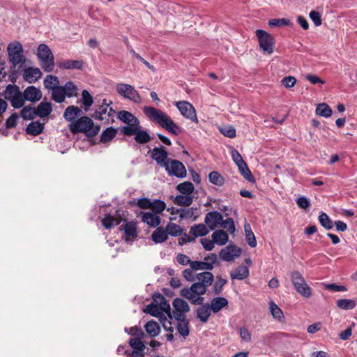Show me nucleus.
<instances>
[{"label": "nucleus", "mask_w": 357, "mask_h": 357, "mask_svg": "<svg viewBox=\"0 0 357 357\" xmlns=\"http://www.w3.org/2000/svg\"><path fill=\"white\" fill-rule=\"evenodd\" d=\"M213 275L208 271L199 273L197 275V282L192 284L190 287H185L181 290V295L195 305H202L204 298L206 293L207 287L213 281Z\"/></svg>", "instance_id": "f257e3e1"}, {"label": "nucleus", "mask_w": 357, "mask_h": 357, "mask_svg": "<svg viewBox=\"0 0 357 357\" xmlns=\"http://www.w3.org/2000/svg\"><path fill=\"white\" fill-rule=\"evenodd\" d=\"M143 312L159 318L164 329L173 332L172 322L169 320L173 318L170 305L162 295L160 294H153V301L143 310Z\"/></svg>", "instance_id": "f03ea898"}, {"label": "nucleus", "mask_w": 357, "mask_h": 357, "mask_svg": "<svg viewBox=\"0 0 357 357\" xmlns=\"http://www.w3.org/2000/svg\"><path fill=\"white\" fill-rule=\"evenodd\" d=\"M143 110L151 121L168 132L174 135H177L179 133L180 127L165 112L149 106H145Z\"/></svg>", "instance_id": "7ed1b4c3"}, {"label": "nucleus", "mask_w": 357, "mask_h": 357, "mask_svg": "<svg viewBox=\"0 0 357 357\" xmlns=\"http://www.w3.org/2000/svg\"><path fill=\"white\" fill-rule=\"evenodd\" d=\"M70 130L73 133L84 132L88 136L93 137L99 132L100 127L94 126L89 117L82 116L70 123Z\"/></svg>", "instance_id": "20e7f679"}, {"label": "nucleus", "mask_w": 357, "mask_h": 357, "mask_svg": "<svg viewBox=\"0 0 357 357\" xmlns=\"http://www.w3.org/2000/svg\"><path fill=\"white\" fill-rule=\"evenodd\" d=\"M37 56L44 71L50 73L54 68V57L50 48L45 44L38 47Z\"/></svg>", "instance_id": "39448f33"}, {"label": "nucleus", "mask_w": 357, "mask_h": 357, "mask_svg": "<svg viewBox=\"0 0 357 357\" xmlns=\"http://www.w3.org/2000/svg\"><path fill=\"white\" fill-rule=\"evenodd\" d=\"M291 280L294 289L299 294L305 298L312 296V289L301 273L297 271L291 272Z\"/></svg>", "instance_id": "423d86ee"}, {"label": "nucleus", "mask_w": 357, "mask_h": 357, "mask_svg": "<svg viewBox=\"0 0 357 357\" xmlns=\"http://www.w3.org/2000/svg\"><path fill=\"white\" fill-rule=\"evenodd\" d=\"M5 98L10 100L14 108L22 107L25 101L24 93L20 91L16 85H8L5 91Z\"/></svg>", "instance_id": "0eeeda50"}, {"label": "nucleus", "mask_w": 357, "mask_h": 357, "mask_svg": "<svg viewBox=\"0 0 357 357\" xmlns=\"http://www.w3.org/2000/svg\"><path fill=\"white\" fill-rule=\"evenodd\" d=\"M10 61L15 66L24 62L25 59L23 54V47L19 41L10 43L7 47Z\"/></svg>", "instance_id": "6e6552de"}, {"label": "nucleus", "mask_w": 357, "mask_h": 357, "mask_svg": "<svg viewBox=\"0 0 357 357\" xmlns=\"http://www.w3.org/2000/svg\"><path fill=\"white\" fill-rule=\"evenodd\" d=\"M255 33L262 52L268 54H272L274 50L273 37L268 32L261 29H257Z\"/></svg>", "instance_id": "1a4fd4ad"}, {"label": "nucleus", "mask_w": 357, "mask_h": 357, "mask_svg": "<svg viewBox=\"0 0 357 357\" xmlns=\"http://www.w3.org/2000/svg\"><path fill=\"white\" fill-rule=\"evenodd\" d=\"M116 89L117 93L124 98L128 99L135 103L139 104L142 102V98L139 93L132 85L119 83Z\"/></svg>", "instance_id": "9d476101"}, {"label": "nucleus", "mask_w": 357, "mask_h": 357, "mask_svg": "<svg viewBox=\"0 0 357 357\" xmlns=\"http://www.w3.org/2000/svg\"><path fill=\"white\" fill-rule=\"evenodd\" d=\"M110 103L107 102V100L104 99L102 104L100 107L95 112L93 117L96 119L103 121L105 123H109L114 121V116L115 111L110 107Z\"/></svg>", "instance_id": "9b49d317"}, {"label": "nucleus", "mask_w": 357, "mask_h": 357, "mask_svg": "<svg viewBox=\"0 0 357 357\" xmlns=\"http://www.w3.org/2000/svg\"><path fill=\"white\" fill-rule=\"evenodd\" d=\"M172 305V317L176 320L185 319L186 313L190 310L188 303L182 298H176L173 301Z\"/></svg>", "instance_id": "f8f14e48"}, {"label": "nucleus", "mask_w": 357, "mask_h": 357, "mask_svg": "<svg viewBox=\"0 0 357 357\" xmlns=\"http://www.w3.org/2000/svg\"><path fill=\"white\" fill-rule=\"evenodd\" d=\"M175 105L183 117L191 120L194 123H198L199 121L196 110L191 103L188 101H178L175 103Z\"/></svg>", "instance_id": "ddd939ff"}, {"label": "nucleus", "mask_w": 357, "mask_h": 357, "mask_svg": "<svg viewBox=\"0 0 357 357\" xmlns=\"http://www.w3.org/2000/svg\"><path fill=\"white\" fill-rule=\"evenodd\" d=\"M217 261V256L214 253H211L204 257V261H192L190 263V267L197 271H211L213 268L214 264Z\"/></svg>", "instance_id": "4468645a"}, {"label": "nucleus", "mask_w": 357, "mask_h": 357, "mask_svg": "<svg viewBox=\"0 0 357 357\" xmlns=\"http://www.w3.org/2000/svg\"><path fill=\"white\" fill-rule=\"evenodd\" d=\"M101 221L104 227L110 229L115 225H119L121 222L126 221V212L119 210L114 215L107 214Z\"/></svg>", "instance_id": "2eb2a0df"}, {"label": "nucleus", "mask_w": 357, "mask_h": 357, "mask_svg": "<svg viewBox=\"0 0 357 357\" xmlns=\"http://www.w3.org/2000/svg\"><path fill=\"white\" fill-rule=\"evenodd\" d=\"M165 170L169 175H173L176 177L183 178L186 175V170L182 162L178 160H169L165 165Z\"/></svg>", "instance_id": "dca6fc26"}, {"label": "nucleus", "mask_w": 357, "mask_h": 357, "mask_svg": "<svg viewBox=\"0 0 357 357\" xmlns=\"http://www.w3.org/2000/svg\"><path fill=\"white\" fill-rule=\"evenodd\" d=\"M241 250L234 245H229L220 252V257L223 261H231L240 256Z\"/></svg>", "instance_id": "f3484780"}, {"label": "nucleus", "mask_w": 357, "mask_h": 357, "mask_svg": "<svg viewBox=\"0 0 357 357\" xmlns=\"http://www.w3.org/2000/svg\"><path fill=\"white\" fill-rule=\"evenodd\" d=\"M222 215L218 211H211L208 213L205 216V223L208 225L211 230H213L220 227L222 222Z\"/></svg>", "instance_id": "a211bd4d"}, {"label": "nucleus", "mask_w": 357, "mask_h": 357, "mask_svg": "<svg viewBox=\"0 0 357 357\" xmlns=\"http://www.w3.org/2000/svg\"><path fill=\"white\" fill-rule=\"evenodd\" d=\"M168 153L163 146L155 147L153 149L151 153L152 158L162 167L167 163L169 160L167 158Z\"/></svg>", "instance_id": "6ab92c4d"}, {"label": "nucleus", "mask_w": 357, "mask_h": 357, "mask_svg": "<svg viewBox=\"0 0 357 357\" xmlns=\"http://www.w3.org/2000/svg\"><path fill=\"white\" fill-rule=\"evenodd\" d=\"M41 76L42 73L38 68L29 67L23 72L24 79L30 84L36 82Z\"/></svg>", "instance_id": "aec40b11"}, {"label": "nucleus", "mask_w": 357, "mask_h": 357, "mask_svg": "<svg viewBox=\"0 0 357 357\" xmlns=\"http://www.w3.org/2000/svg\"><path fill=\"white\" fill-rule=\"evenodd\" d=\"M26 100L36 102L42 98L40 90L34 86H28L23 92Z\"/></svg>", "instance_id": "412c9836"}, {"label": "nucleus", "mask_w": 357, "mask_h": 357, "mask_svg": "<svg viewBox=\"0 0 357 357\" xmlns=\"http://www.w3.org/2000/svg\"><path fill=\"white\" fill-rule=\"evenodd\" d=\"M124 238L126 241H132L137 236L136 223L131 222H126L123 225Z\"/></svg>", "instance_id": "4be33fe9"}, {"label": "nucleus", "mask_w": 357, "mask_h": 357, "mask_svg": "<svg viewBox=\"0 0 357 357\" xmlns=\"http://www.w3.org/2000/svg\"><path fill=\"white\" fill-rule=\"evenodd\" d=\"M142 220L152 227H158L160 223V218L159 216L153 212L143 213L142 215Z\"/></svg>", "instance_id": "5701e85b"}, {"label": "nucleus", "mask_w": 357, "mask_h": 357, "mask_svg": "<svg viewBox=\"0 0 357 357\" xmlns=\"http://www.w3.org/2000/svg\"><path fill=\"white\" fill-rule=\"evenodd\" d=\"M151 239L155 244L162 243L168 239V236L165 229L159 227L153 231Z\"/></svg>", "instance_id": "b1692460"}, {"label": "nucleus", "mask_w": 357, "mask_h": 357, "mask_svg": "<svg viewBox=\"0 0 357 357\" xmlns=\"http://www.w3.org/2000/svg\"><path fill=\"white\" fill-rule=\"evenodd\" d=\"M57 66L61 69H81L83 62L79 60H64L58 62Z\"/></svg>", "instance_id": "393cba45"}, {"label": "nucleus", "mask_w": 357, "mask_h": 357, "mask_svg": "<svg viewBox=\"0 0 357 357\" xmlns=\"http://www.w3.org/2000/svg\"><path fill=\"white\" fill-rule=\"evenodd\" d=\"M227 305L228 301L225 298L216 297L212 299L209 307L213 312L216 313Z\"/></svg>", "instance_id": "a878e982"}, {"label": "nucleus", "mask_w": 357, "mask_h": 357, "mask_svg": "<svg viewBox=\"0 0 357 357\" xmlns=\"http://www.w3.org/2000/svg\"><path fill=\"white\" fill-rule=\"evenodd\" d=\"M52 111V104L47 102H40L36 109V115L40 118H44L50 114Z\"/></svg>", "instance_id": "bb28decb"}, {"label": "nucleus", "mask_w": 357, "mask_h": 357, "mask_svg": "<svg viewBox=\"0 0 357 357\" xmlns=\"http://www.w3.org/2000/svg\"><path fill=\"white\" fill-rule=\"evenodd\" d=\"M82 113V110L74 105L68 106L63 114V117L68 121H73L75 119L77 116H79Z\"/></svg>", "instance_id": "cd10ccee"}, {"label": "nucleus", "mask_w": 357, "mask_h": 357, "mask_svg": "<svg viewBox=\"0 0 357 357\" xmlns=\"http://www.w3.org/2000/svg\"><path fill=\"white\" fill-rule=\"evenodd\" d=\"M144 328H145L146 332L151 337L158 336L160 333V328L158 324L156 321H153V320L148 321L145 324Z\"/></svg>", "instance_id": "c85d7f7f"}, {"label": "nucleus", "mask_w": 357, "mask_h": 357, "mask_svg": "<svg viewBox=\"0 0 357 357\" xmlns=\"http://www.w3.org/2000/svg\"><path fill=\"white\" fill-rule=\"evenodd\" d=\"M249 275V270L245 266H238L234 271L231 272L230 276L233 280H243Z\"/></svg>", "instance_id": "c756f323"}, {"label": "nucleus", "mask_w": 357, "mask_h": 357, "mask_svg": "<svg viewBox=\"0 0 357 357\" xmlns=\"http://www.w3.org/2000/svg\"><path fill=\"white\" fill-rule=\"evenodd\" d=\"M193 199L192 195L181 194L174 197V202L179 206H188L192 203Z\"/></svg>", "instance_id": "7c9ffc66"}, {"label": "nucleus", "mask_w": 357, "mask_h": 357, "mask_svg": "<svg viewBox=\"0 0 357 357\" xmlns=\"http://www.w3.org/2000/svg\"><path fill=\"white\" fill-rule=\"evenodd\" d=\"M211 236L213 242L219 245H225L228 241V234L223 230L214 231Z\"/></svg>", "instance_id": "2f4dec72"}, {"label": "nucleus", "mask_w": 357, "mask_h": 357, "mask_svg": "<svg viewBox=\"0 0 357 357\" xmlns=\"http://www.w3.org/2000/svg\"><path fill=\"white\" fill-rule=\"evenodd\" d=\"M211 311L208 305H202L197 310V317L202 322L206 323L211 315Z\"/></svg>", "instance_id": "473e14b6"}, {"label": "nucleus", "mask_w": 357, "mask_h": 357, "mask_svg": "<svg viewBox=\"0 0 357 357\" xmlns=\"http://www.w3.org/2000/svg\"><path fill=\"white\" fill-rule=\"evenodd\" d=\"M167 236L170 235L172 236H178L183 232V229L181 226L177 224L169 222L168 223L165 228Z\"/></svg>", "instance_id": "72a5a7b5"}, {"label": "nucleus", "mask_w": 357, "mask_h": 357, "mask_svg": "<svg viewBox=\"0 0 357 357\" xmlns=\"http://www.w3.org/2000/svg\"><path fill=\"white\" fill-rule=\"evenodd\" d=\"M269 310L273 318L279 321L284 320V316L282 310L273 301L269 302Z\"/></svg>", "instance_id": "f704fd0d"}, {"label": "nucleus", "mask_w": 357, "mask_h": 357, "mask_svg": "<svg viewBox=\"0 0 357 357\" xmlns=\"http://www.w3.org/2000/svg\"><path fill=\"white\" fill-rule=\"evenodd\" d=\"M209 232V229L204 224H199L191 227L190 233L195 237L203 236Z\"/></svg>", "instance_id": "c9c22d12"}, {"label": "nucleus", "mask_w": 357, "mask_h": 357, "mask_svg": "<svg viewBox=\"0 0 357 357\" xmlns=\"http://www.w3.org/2000/svg\"><path fill=\"white\" fill-rule=\"evenodd\" d=\"M118 118L128 125L135 123H139V120L130 112L127 111H121L118 113Z\"/></svg>", "instance_id": "e433bc0d"}, {"label": "nucleus", "mask_w": 357, "mask_h": 357, "mask_svg": "<svg viewBox=\"0 0 357 357\" xmlns=\"http://www.w3.org/2000/svg\"><path fill=\"white\" fill-rule=\"evenodd\" d=\"M316 114L320 116L328 118L332 115V109L326 103H320L317 105L316 108Z\"/></svg>", "instance_id": "4c0bfd02"}, {"label": "nucleus", "mask_w": 357, "mask_h": 357, "mask_svg": "<svg viewBox=\"0 0 357 357\" xmlns=\"http://www.w3.org/2000/svg\"><path fill=\"white\" fill-rule=\"evenodd\" d=\"M43 83L47 89L52 91L59 86V81L57 77L48 75L45 77Z\"/></svg>", "instance_id": "58836bf2"}, {"label": "nucleus", "mask_w": 357, "mask_h": 357, "mask_svg": "<svg viewBox=\"0 0 357 357\" xmlns=\"http://www.w3.org/2000/svg\"><path fill=\"white\" fill-rule=\"evenodd\" d=\"M52 98L56 102H63L66 98L63 86H59L52 90Z\"/></svg>", "instance_id": "ea45409f"}, {"label": "nucleus", "mask_w": 357, "mask_h": 357, "mask_svg": "<svg viewBox=\"0 0 357 357\" xmlns=\"http://www.w3.org/2000/svg\"><path fill=\"white\" fill-rule=\"evenodd\" d=\"M356 305V303L353 299H339L337 301V306L344 310H351Z\"/></svg>", "instance_id": "a19ab883"}, {"label": "nucleus", "mask_w": 357, "mask_h": 357, "mask_svg": "<svg viewBox=\"0 0 357 357\" xmlns=\"http://www.w3.org/2000/svg\"><path fill=\"white\" fill-rule=\"evenodd\" d=\"M66 97H74L77 95V87L72 82H68L63 86Z\"/></svg>", "instance_id": "79ce46f5"}, {"label": "nucleus", "mask_w": 357, "mask_h": 357, "mask_svg": "<svg viewBox=\"0 0 357 357\" xmlns=\"http://www.w3.org/2000/svg\"><path fill=\"white\" fill-rule=\"evenodd\" d=\"M43 130V124L39 123V122H31L29 124V126L26 128V132L29 134L33 135H37L42 132Z\"/></svg>", "instance_id": "37998d69"}, {"label": "nucleus", "mask_w": 357, "mask_h": 357, "mask_svg": "<svg viewBox=\"0 0 357 357\" xmlns=\"http://www.w3.org/2000/svg\"><path fill=\"white\" fill-rule=\"evenodd\" d=\"M177 190L181 194L192 195L194 192L195 187L191 182H183L177 185Z\"/></svg>", "instance_id": "c03bdc74"}, {"label": "nucleus", "mask_w": 357, "mask_h": 357, "mask_svg": "<svg viewBox=\"0 0 357 357\" xmlns=\"http://www.w3.org/2000/svg\"><path fill=\"white\" fill-rule=\"evenodd\" d=\"M142 338H131L129 341V344L130 347L135 350L136 352L135 356L137 354L138 351H143L145 349V345L142 341Z\"/></svg>", "instance_id": "a18cd8bd"}, {"label": "nucleus", "mask_w": 357, "mask_h": 357, "mask_svg": "<svg viewBox=\"0 0 357 357\" xmlns=\"http://www.w3.org/2000/svg\"><path fill=\"white\" fill-rule=\"evenodd\" d=\"M319 221L322 227L326 229H331L333 227L334 224L328 215L326 213H321L319 215Z\"/></svg>", "instance_id": "49530a36"}, {"label": "nucleus", "mask_w": 357, "mask_h": 357, "mask_svg": "<svg viewBox=\"0 0 357 357\" xmlns=\"http://www.w3.org/2000/svg\"><path fill=\"white\" fill-rule=\"evenodd\" d=\"M208 178L211 183L218 186H222L225 183V178L218 172H211Z\"/></svg>", "instance_id": "de8ad7c7"}, {"label": "nucleus", "mask_w": 357, "mask_h": 357, "mask_svg": "<svg viewBox=\"0 0 357 357\" xmlns=\"http://www.w3.org/2000/svg\"><path fill=\"white\" fill-rule=\"evenodd\" d=\"M139 128H140L139 122H134L133 123L129 124L127 126L123 127L122 132L126 135H135Z\"/></svg>", "instance_id": "09e8293b"}, {"label": "nucleus", "mask_w": 357, "mask_h": 357, "mask_svg": "<svg viewBox=\"0 0 357 357\" xmlns=\"http://www.w3.org/2000/svg\"><path fill=\"white\" fill-rule=\"evenodd\" d=\"M135 139L137 143L144 144L150 140V136L146 130H142L140 128L138 129Z\"/></svg>", "instance_id": "8fccbe9b"}, {"label": "nucleus", "mask_w": 357, "mask_h": 357, "mask_svg": "<svg viewBox=\"0 0 357 357\" xmlns=\"http://www.w3.org/2000/svg\"><path fill=\"white\" fill-rule=\"evenodd\" d=\"M36 115V109L32 107H25L21 111V116L24 120L33 119Z\"/></svg>", "instance_id": "3c124183"}, {"label": "nucleus", "mask_w": 357, "mask_h": 357, "mask_svg": "<svg viewBox=\"0 0 357 357\" xmlns=\"http://www.w3.org/2000/svg\"><path fill=\"white\" fill-rule=\"evenodd\" d=\"M116 131L113 128H107L101 135L100 141L103 143L111 141L116 135Z\"/></svg>", "instance_id": "603ef678"}, {"label": "nucleus", "mask_w": 357, "mask_h": 357, "mask_svg": "<svg viewBox=\"0 0 357 357\" xmlns=\"http://www.w3.org/2000/svg\"><path fill=\"white\" fill-rule=\"evenodd\" d=\"M152 206L151 209L153 211V213L155 214L161 213L166 208V204L163 201L155 199L152 202Z\"/></svg>", "instance_id": "864d4df0"}, {"label": "nucleus", "mask_w": 357, "mask_h": 357, "mask_svg": "<svg viewBox=\"0 0 357 357\" xmlns=\"http://www.w3.org/2000/svg\"><path fill=\"white\" fill-rule=\"evenodd\" d=\"M82 98L85 110H87L93 103L92 96L88 91L84 90L82 92Z\"/></svg>", "instance_id": "5fc2aeb1"}, {"label": "nucleus", "mask_w": 357, "mask_h": 357, "mask_svg": "<svg viewBox=\"0 0 357 357\" xmlns=\"http://www.w3.org/2000/svg\"><path fill=\"white\" fill-rule=\"evenodd\" d=\"M178 324H177V330L178 333L184 337H187L189 335V326L188 324L185 321V319L183 320H178Z\"/></svg>", "instance_id": "6e6d98bb"}, {"label": "nucleus", "mask_w": 357, "mask_h": 357, "mask_svg": "<svg viewBox=\"0 0 357 357\" xmlns=\"http://www.w3.org/2000/svg\"><path fill=\"white\" fill-rule=\"evenodd\" d=\"M291 24V21L287 18L271 19L268 21V25L271 26H289Z\"/></svg>", "instance_id": "4d7b16f0"}, {"label": "nucleus", "mask_w": 357, "mask_h": 357, "mask_svg": "<svg viewBox=\"0 0 357 357\" xmlns=\"http://www.w3.org/2000/svg\"><path fill=\"white\" fill-rule=\"evenodd\" d=\"M239 172L243 176V177L250 182H255V179L252 175L251 172L249 170L246 163H244V165H241L238 167Z\"/></svg>", "instance_id": "13d9d810"}, {"label": "nucleus", "mask_w": 357, "mask_h": 357, "mask_svg": "<svg viewBox=\"0 0 357 357\" xmlns=\"http://www.w3.org/2000/svg\"><path fill=\"white\" fill-rule=\"evenodd\" d=\"M125 331L129 335H132L135 338H144V333L142 330L138 326L131 327L130 328H125Z\"/></svg>", "instance_id": "bf43d9fd"}, {"label": "nucleus", "mask_w": 357, "mask_h": 357, "mask_svg": "<svg viewBox=\"0 0 357 357\" xmlns=\"http://www.w3.org/2000/svg\"><path fill=\"white\" fill-rule=\"evenodd\" d=\"M197 211V209H195ZM179 217L181 219H191L195 220L196 215H195V209L189 208L187 209L181 210Z\"/></svg>", "instance_id": "052dcab7"}, {"label": "nucleus", "mask_w": 357, "mask_h": 357, "mask_svg": "<svg viewBox=\"0 0 357 357\" xmlns=\"http://www.w3.org/2000/svg\"><path fill=\"white\" fill-rule=\"evenodd\" d=\"M220 227L227 229V231L230 233H234L235 231L234 222L230 218H228L225 220H222Z\"/></svg>", "instance_id": "680f3d73"}, {"label": "nucleus", "mask_w": 357, "mask_h": 357, "mask_svg": "<svg viewBox=\"0 0 357 357\" xmlns=\"http://www.w3.org/2000/svg\"><path fill=\"white\" fill-rule=\"evenodd\" d=\"M194 271H195L190 266V268H186L183 271V277L188 282H193L197 279V275Z\"/></svg>", "instance_id": "e2e57ef3"}, {"label": "nucleus", "mask_w": 357, "mask_h": 357, "mask_svg": "<svg viewBox=\"0 0 357 357\" xmlns=\"http://www.w3.org/2000/svg\"><path fill=\"white\" fill-rule=\"evenodd\" d=\"M231 155L232 160L235 162V164L238 167L241 165H244L245 161L243 160L241 155L239 152L236 149H232L231 151Z\"/></svg>", "instance_id": "0e129e2a"}, {"label": "nucleus", "mask_w": 357, "mask_h": 357, "mask_svg": "<svg viewBox=\"0 0 357 357\" xmlns=\"http://www.w3.org/2000/svg\"><path fill=\"white\" fill-rule=\"evenodd\" d=\"M239 335L241 339L246 342H249L252 338L251 332L245 327H241L239 329Z\"/></svg>", "instance_id": "69168bd1"}, {"label": "nucleus", "mask_w": 357, "mask_h": 357, "mask_svg": "<svg viewBox=\"0 0 357 357\" xmlns=\"http://www.w3.org/2000/svg\"><path fill=\"white\" fill-rule=\"evenodd\" d=\"M152 201L149 198H140L137 200V206L142 209H149L151 208Z\"/></svg>", "instance_id": "338daca9"}, {"label": "nucleus", "mask_w": 357, "mask_h": 357, "mask_svg": "<svg viewBox=\"0 0 357 357\" xmlns=\"http://www.w3.org/2000/svg\"><path fill=\"white\" fill-rule=\"evenodd\" d=\"M281 83L285 88H292L296 83V79L294 76H287L281 80Z\"/></svg>", "instance_id": "774afa93"}]
</instances>
